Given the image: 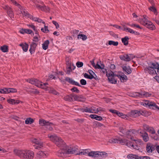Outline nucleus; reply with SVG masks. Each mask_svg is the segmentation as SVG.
I'll use <instances>...</instances> for the list:
<instances>
[{
    "mask_svg": "<svg viewBox=\"0 0 159 159\" xmlns=\"http://www.w3.org/2000/svg\"><path fill=\"white\" fill-rule=\"evenodd\" d=\"M131 132L129 130H120L119 134L121 136H125L129 139H130L133 141H135L136 144H134L130 143V141L127 140L122 139L118 137L113 138L109 140V142L111 143H120L122 145H125L132 149L139 150L142 145V142L140 140H135L133 139L130 137V133Z\"/></svg>",
    "mask_w": 159,
    "mask_h": 159,
    "instance_id": "1",
    "label": "nucleus"
},
{
    "mask_svg": "<svg viewBox=\"0 0 159 159\" xmlns=\"http://www.w3.org/2000/svg\"><path fill=\"white\" fill-rule=\"evenodd\" d=\"M48 137L51 141L60 148L58 151L57 155L60 157H63L67 154H73L75 152L73 148L67 146L61 138L55 134H49Z\"/></svg>",
    "mask_w": 159,
    "mask_h": 159,
    "instance_id": "2",
    "label": "nucleus"
},
{
    "mask_svg": "<svg viewBox=\"0 0 159 159\" xmlns=\"http://www.w3.org/2000/svg\"><path fill=\"white\" fill-rule=\"evenodd\" d=\"M14 152L17 155L24 159H32L34 156V152L30 150H15Z\"/></svg>",
    "mask_w": 159,
    "mask_h": 159,
    "instance_id": "3",
    "label": "nucleus"
},
{
    "mask_svg": "<svg viewBox=\"0 0 159 159\" xmlns=\"http://www.w3.org/2000/svg\"><path fill=\"white\" fill-rule=\"evenodd\" d=\"M148 18L146 15H143V18L139 19V22L141 24L151 30H155V26L152 22L148 20Z\"/></svg>",
    "mask_w": 159,
    "mask_h": 159,
    "instance_id": "4",
    "label": "nucleus"
},
{
    "mask_svg": "<svg viewBox=\"0 0 159 159\" xmlns=\"http://www.w3.org/2000/svg\"><path fill=\"white\" fill-rule=\"evenodd\" d=\"M39 124L41 126H49V128L52 129L54 128L56 126L55 124L43 119H40L39 120Z\"/></svg>",
    "mask_w": 159,
    "mask_h": 159,
    "instance_id": "5",
    "label": "nucleus"
},
{
    "mask_svg": "<svg viewBox=\"0 0 159 159\" xmlns=\"http://www.w3.org/2000/svg\"><path fill=\"white\" fill-rule=\"evenodd\" d=\"M147 111H138L137 110H132L129 113V115L130 117H136L137 116H139L140 115H142L144 116H147L146 113Z\"/></svg>",
    "mask_w": 159,
    "mask_h": 159,
    "instance_id": "6",
    "label": "nucleus"
},
{
    "mask_svg": "<svg viewBox=\"0 0 159 159\" xmlns=\"http://www.w3.org/2000/svg\"><path fill=\"white\" fill-rule=\"evenodd\" d=\"M31 142L35 144L34 145L35 148L39 149L43 147V143L40 140L36 138H32L31 139Z\"/></svg>",
    "mask_w": 159,
    "mask_h": 159,
    "instance_id": "7",
    "label": "nucleus"
},
{
    "mask_svg": "<svg viewBox=\"0 0 159 159\" xmlns=\"http://www.w3.org/2000/svg\"><path fill=\"white\" fill-rule=\"evenodd\" d=\"M2 8L7 11V13L11 19L14 18V14L12 9L8 5H4L2 6Z\"/></svg>",
    "mask_w": 159,
    "mask_h": 159,
    "instance_id": "8",
    "label": "nucleus"
},
{
    "mask_svg": "<svg viewBox=\"0 0 159 159\" xmlns=\"http://www.w3.org/2000/svg\"><path fill=\"white\" fill-rule=\"evenodd\" d=\"M106 75L107 76L108 80L111 83L116 84V80L114 78L115 76H116V75H115L112 72L107 73Z\"/></svg>",
    "mask_w": 159,
    "mask_h": 159,
    "instance_id": "9",
    "label": "nucleus"
},
{
    "mask_svg": "<svg viewBox=\"0 0 159 159\" xmlns=\"http://www.w3.org/2000/svg\"><path fill=\"white\" fill-rule=\"evenodd\" d=\"M25 80L27 82L32 84L38 87H39L40 86H41V81L37 79L34 78L29 79H25Z\"/></svg>",
    "mask_w": 159,
    "mask_h": 159,
    "instance_id": "10",
    "label": "nucleus"
},
{
    "mask_svg": "<svg viewBox=\"0 0 159 159\" xmlns=\"http://www.w3.org/2000/svg\"><path fill=\"white\" fill-rule=\"evenodd\" d=\"M156 146L150 143H148L146 146V150L149 153H151L156 148Z\"/></svg>",
    "mask_w": 159,
    "mask_h": 159,
    "instance_id": "11",
    "label": "nucleus"
},
{
    "mask_svg": "<svg viewBox=\"0 0 159 159\" xmlns=\"http://www.w3.org/2000/svg\"><path fill=\"white\" fill-rule=\"evenodd\" d=\"M72 97H73L75 101L83 102H85L86 100V98L82 95L78 96L76 94H74Z\"/></svg>",
    "mask_w": 159,
    "mask_h": 159,
    "instance_id": "12",
    "label": "nucleus"
},
{
    "mask_svg": "<svg viewBox=\"0 0 159 159\" xmlns=\"http://www.w3.org/2000/svg\"><path fill=\"white\" fill-rule=\"evenodd\" d=\"M139 130V132L140 133L141 136L143 137V140L145 142H147L149 140V137L147 134L144 130Z\"/></svg>",
    "mask_w": 159,
    "mask_h": 159,
    "instance_id": "13",
    "label": "nucleus"
},
{
    "mask_svg": "<svg viewBox=\"0 0 159 159\" xmlns=\"http://www.w3.org/2000/svg\"><path fill=\"white\" fill-rule=\"evenodd\" d=\"M66 73L69 75L70 74L71 72L75 69V67L73 65H72L69 62H68V63L66 64Z\"/></svg>",
    "mask_w": 159,
    "mask_h": 159,
    "instance_id": "14",
    "label": "nucleus"
},
{
    "mask_svg": "<svg viewBox=\"0 0 159 159\" xmlns=\"http://www.w3.org/2000/svg\"><path fill=\"white\" fill-rule=\"evenodd\" d=\"M131 55L130 54H124L120 56V59L122 60L126 61H130L133 57H131Z\"/></svg>",
    "mask_w": 159,
    "mask_h": 159,
    "instance_id": "15",
    "label": "nucleus"
},
{
    "mask_svg": "<svg viewBox=\"0 0 159 159\" xmlns=\"http://www.w3.org/2000/svg\"><path fill=\"white\" fill-rule=\"evenodd\" d=\"M144 71L145 73H148L152 75H155L157 74L155 69L150 66L146 67L144 69Z\"/></svg>",
    "mask_w": 159,
    "mask_h": 159,
    "instance_id": "16",
    "label": "nucleus"
},
{
    "mask_svg": "<svg viewBox=\"0 0 159 159\" xmlns=\"http://www.w3.org/2000/svg\"><path fill=\"white\" fill-rule=\"evenodd\" d=\"M38 44V43L34 42H32L30 44V48L29 49V51L31 54H33L35 52V49Z\"/></svg>",
    "mask_w": 159,
    "mask_h": 159,
    "instance_id": "17",
    "label": "nucleus"
},
{
    "mask_svg": "<svg viewBox=\"0 0 159 159\" xmlns=\"http://www.w3.org/2000/svg\"><path fill=\"white\" fill-rule=\"evenodd\" d=\"M65 80L71 84L75 85L78 86H81L79 83L73 80L72 78H70L69 77H66Z\"/></svg>",
    "mask_w": 159,
    "mask_h": 159,
    "instance_id": "18",
    "label": "nucleus"
},
{
    "mask_svg": "<svg viewBox=\"0 0 159 159\" xmlns=\"http://www.w3.org/2000/svg\"><path fill=\"white\" fill-rule=\"evenodd\" d=\"M123 70L126 74H130L132 72V70L129 66H122Z\"/></svg>",
    "mask_w": 159,
    "mask_h": 159,
    "instance_id": "19",
    "label": "nucleus"
},
{
    "mask_svg": "<svg viewBox=\"0 0 159 159\" xmlns=\"http://www.w3.org/2000/svg\"><path fill=\"white\" fill-rule=\"evenodd\" d=\"M98 151H92L90 149L89 156L94 159H98Z\"/></svg>",
    "mask_w": 159,
    "mask_h": 159,
    "instance_id": "20",
    "label": "nucleus"
},
{
    "mask_svg": "<svg viewBox=\"0 0 159 159\" xmlns=\"http://www.w3.org/2000/svg\"><path fill=\"white\" fill-rule=\"evenodd\" d=\"M48 155V154L46 152L40 151L37 153V157L38 158H45Z\"/></svg>",
    "mask_w": 159,
    "mask_h": 159,
    "instance_id": "21",
    "label": "nucleus"
},
{
    "mask_svg": "<svg viewBox=\"0 0 159 159\" xmlns=\"http://www.w3.org/2000/svg\"><path fill=\"white\" fill-rule=\"evenodd\" d=\"M123 30L124 31H125L126 32H129L130 33L132 34H134L136 35H139V33L137 32L134 31L132 29L127 28L125 27V25H123Z\"/></svg>",
    "mask_w": 159,
    "mask_h": 159,
    "instance_id": "22",
    "label": "nucleus"
},
{
    "mask_svg": "<svg viewBox=\"0 0 159 159\" xmlns=\"http://www.w3.org/2000/svg\"><path fill=\"white\" fill-rule=\"evenodd\" d=\"M90 149H83L79 151V153L77 154L80 155H84L89 156Z\"/></svg>",
    "mask_w": 159,
    "mask_h": 159,
    "instance_id": "23",
    "label": "nucleus"
},
{
    "mask_svg": "<svg viewBox=\"0 0 159 159\" xmlns=\"http://www.w3.org/2000/svg\"><path fill=\"white\" fill-rule=\"evenodd\" d=\"M141 104L145 107L148 106L149 107H150L154 106L155 105V103L148 101H146L145 102H142Z\"/></svg>",
    "mask_w": 159,
    "mask_h": 159,
    "instance_id": "24",
    "label": "nucleus"
},
{
    "mask_svg": "<svg viewBox=\"0 0 159 159\" xmlns=\"http://www.w3.org/2000/svg\"><path fill=\"white\" fill-rule=\"evenodd\" d=\"M107 156V154L103 152L98 151V159H102L106 157Z\"/></svg>",
    "mask_w": 159,
    "mask_h": 159,
    "instance_id": "25",
    "label": "nucleus"
},
{
    "mask_svg": "<svg viewBox=\"0 0 159 159\" xmlns=\"http://www.w3.org/2000/svg\"><path fill=\"white\" fill-rule=\"evenodd\" d=\"M21 13L24 16L29 18L32 17V15L30 14L28 12L25 10L23 7V10H20Z\"/></svg>",
    "mask_w": 159,
    "mask_h": 159,
    "instance_id": "26",
    "label": "nucleus"
},
{
    "mask_svg": "<svg viewBox=\"0 0 159 159\" xmlns=\"http://www.w3.org/2000/svg\"><path fill=\"white\" fill-rule=\"evenodd\" d=\"M19 45L21 47L23 50L25 52H26L27 50L29 47V45L26 43H20Z\"/></svg>",
    "mask_w": 159,
    "mask_h": 159,
    "instance_id": "27",
    "label": "nucleus"
},
{
    "mask_svg": "<svg viewBox=\"0 0 159 159\" xmlns=\"http://www.w3.org/2000/svg\"><path fill=\"white\" fill-rule=\"evenodd\" d=\"M49 43V41L48 40H47L44 42L42 44V48L43 49L46 50L48 48Z\"/></svg>",
    "mask_w": 159,
    "mask_h": 159,
    "instance_id": "28",
    "label": "nucleus"
},
{
    "mask_svg": "<svg viewBox=\"0 0 159 159\" xmlns=\"http://www.w3.org/2000/svg\"><path fill=\"white\" fill-rule=\"evenodd\" d=\"M74 95V94H72L70 95H66L64 98V99L67 101H69L70 102L72 101H73V96Z\"/></svg>",
    "mask_w": 159,
    "mask_h": 159,
    "instance_id": "29",
    "label": "nucleus"
},
{
    "mask_svg": "<svg viewBox=\"0 0 159 159\" xmlns=\"http://www.w3.org/2000/svg\"><path fill=\"white\" fill-rule=\"evenodd\" d=\"M84 108H82L80 110L81 111L83 112H85L87 113H91V111L90 110V107H85L84 106Z\"/></svg>",
    "mask_w": 159,
    "mask_h": 159,
    "instance_id": "30",
    "label": "nucleus"
},
{
    "mask_svg": "<svg viewBox=\"0 0 159 159\" xmlns=\"http://www.w3.org/2000/svg\"><path fill=\"white\" fill-rule=\"evenodd\" d=\"M141 98H143L150 97L152 95V94L148 92L144 91L141 93Z\"/></svg>",
    "mask_w": 159,
    "mask_h": 159,
    "instance_id": "31",
    "label": "nucleus"
},
{
    "mask_svg": "<svg viewBox=\"0 0 159 159\" xmlns=\"http://www.w3.org/2000/svg\"><path fill=\"white\" fill-rule=\"evenodd\" d=\"M129 38L128 36H125L121 39L122 42L123 43L124 45L126 46L128 44V40Z\"/></svg>",
    "mask_w": 159,
    "mask_h": 159,
    "instance_id": "32",
    "label": "nucleus"
},
{
    "mask_svg": "<svg viewBox=\"0 0 159 159\" xmlns=\"http://www.w3.org/2000/svg\"><path fill=\"white\" fill-rule=\"evenodd\" d=\"M132 97L134 98H141V93L134 92L132 94Z\"/></svg>",
    "mask_w": 159,
    "mask_h": 159,
    "instance_id": "33",
    "label": "nucleus"
},
{
    "mask_svg": "<svg viewBox=\"0 0 159 159\" xmlns=\"http://www.w3.org/2000/svg\"><path fill=\"white\" fill-rule=\"evenodd\" d=\"M10 1L14 5L17 6L20 10H23V7L18 3L15 0H10Z\"/></svg>",
    "mask_w": 159,
    "mask_h": 159,
    "instance_id": "34",
    "label": "nucleus"
},
{
    "mask_svg": "<svg viewBox=\"0 0 159 159\" xmlns=\"http://www.w3.org/2000/svg\"><path fill=\"white\" fill-rule=\"evenodd\" d=\"M77 39H82L84 41L87 39V37L85 34H79L77 35Z\"/></svg>",
    "mask_w": 159,
    "mask_h": 159,
    "instance_id": "35",
    "label": "nucleus"
},
{
    "mask_svg": "<svg viewBox=\"0 0 159 159\" xmlns=\"http://www.w3.org/2000/svg\"><path fill=\"white\" fill-rule=\"evenodd\" d=\"M28 93L31 94H34L39 93V92L36 89H31L27 91Z\"/></svg>",
    "mask_w": 159,
    "mask_h": 159,
    "instance_id": "36",
    "label": "nucleus"
},
{
    "mask_svg": "<svg viewBox=\"0 0 159 159\" xmlns=\"http://www.w3.org/2000/svg\"><path fill=\"white\" fill-rule=\"evenodd\" d=\"M17 91L16 89L11 88H7V94L10 93H15Z\"/></svg>",
    "mask_w": 159,
    "mask_h": 159,
    "instance_id": "37",
    "label": "nucleus"
},
{
    "mask_svg": "<svg viewBox=\"0 0 159 159\" xmlns=\"http://www.w3.org/2000/svg\"><path fill=\"white\" fill-rule=\"evenodd\" d=\"M116 76H117L118 78L120 79L122 81V80H127V77L124 74L122 75H116Z\"/></svg>",
    "mask_w": 159,
    "mask_h": 159,
    "instance_id": "38",
    "label": "nucleus"
},
{
    "mask_svg": "<svg viewBox=\"0 0 159 159\" xmlns=\"http://www.w3.org/2000/svg\"><path fill=\"white\" fill-rule=\"evenodd\" d=\"M34 122V120L31 118H28L25 120V122L26 124H31Z\"/></svg>",
    "mask_w": 159,
    "mask_h": 159,
    "instance_id": "39",
    "label": "nucleus"
},
{
    "mask_svg": "<svg viewBox=\"0 0 159 159\" xmlns=\"http://www.w3.org/2000/svg\"><path fill=\"white\" fill-rule=\"evenodd\" d=\"M89 73L90 74V75L91 76L93 77V79H94L95 80L97 79V76L95 74V73L93 72V71L91 70H89Z\"/></svg>",
    "mask_w": 159,
    "mask_h": 159,
    "instance_id": "40",
    "label": "nucleus"
},
{
    "mask_svg": "<svg viewBox=\"0 0 159 159\" xmlns=\"http://www.w3.org/2000/svg\"><path fill=\"white\" fill-rule=\"evenodd\" d=\"M108 44L109 45H113L114 46H117L118 44V42L117 41L115 42L112 40L109 41Z\"/></svg>",
    "mask_w": 159,
    "mask_h": 159,
    "instance_id": "41",
    "label": "nucleus"
},
{
    "mask_svg": "<svg viewBox=\"0 0 159 159\" xmlns=\"http://www.w3.org/2000/svg\"><path fill=\"white\" fill-rule=\"evenodd\" d=\"M79 32V30H72L71 32V33L72 34V35L73 37L77 36L78 35Z\"/></svg>",
    "mask_w": 159,
    "mask_h": 159,
    "instance_id": "42",
    "label": "nucleus"
},
{
    "mask_svg": "<svg viewBox=\"0 0 159 159\" xmlns=\"http://www.w3.org/2000/svg\"><path fill=\"white\" fill-rule=\"evenodd\" d=\"M41 86H40V88H41L43 89H46L48 88L47 86V85H48V83H46L44 84H42V82H41Z\"/></svg>",
    "mask_w": 159,
    "mask_h": 159,
    "instance_id": "43",
    "label": "nucleus"
},
{
    "mask_svg": "<svg viewBox=\"0 0 159 159\" xmlns=\"http://www.w3.org/2000/svg\"><path fill=\"white\" fill-rule=\"evenodd\" d=\"M42 11H45L46 12H49L50 11V8L48 7H46L45 6H43Z\"/></svg>",
    "mask_w": 159,
    "mask_h": 159,
    "instance_id": "44",
    "label": "nucleus"
},
{
    "mask_svg": "<svg viewBox=\"0 0 159 159\" xmlns=\"http://www.w3.org/2000/svg\"><path fill=\"white\" fill-rule=\"evenodd\" d=\"M41 30L43 33H47L49 32V31L48 28V26L44 25V27L42 28L41 29Z\"/></svg>",
    "mask_w": 159,
    "mask_h": 159,
    "instance_id": "45",
    "label": "nucleus"
},
{
    "mask_svg": "<svg viewBox=\"0 0 159 159\" xmlns=\"http://www.w3.org/2000/svg\"><path fill=\"white\" fill-rule=\"evenodd\" d=\"M1 50L3 52H8V47L6 45L3 46L1 48Z\"/></svg>",
    "mask_w": 159,
    "mask_h": 159,
    "instance_id": "46",
    "label": "nucleus"
},
{
    "mask_svg": "<svg viewBox=\"0 0 159 159\" xmlns=\"http://www.w3.org/2000/svg\"><path fill=\"white\" fill-rule=\"evenodd\" d=\"M137 156L135 155L132 154H129L128 155L127 157L129 159H136Z\"/></svg>",
    "mask_w": 159,
    "mask_h": 159,
    "instance_id": "47",
    "label": "nucleus"
},
{
    "mask_svg": "<svg viewBox=\"0 0 159 159\" xmlns=\"http://www.w3.org/2000/svg\"><path fill=\"white\" fill-rule=\"evenodd\" d=\"M0 93L7 94V88H4L3 89H0Z\"/></svg>",
    "mask_w": 159,
    "mask_h": 159,
    "instance_id": "48",
    "label": "nucleus"
},
{
    "mask_svg": "<svg viewBox=\"0 0 159 159\" xmlns=\"http://www.w3.org/2000/svg\"><path fill=\"white\" fill-rule=\"evenodd\" d=\"M149 9L150 11L153 12L154 14L156 15L157 14V10L155 7H151L149 8Z\"/></svg>",
    "mask_w": 159,
    "mask_h": 159,
    "instance_id": "49",
    "label": "nucleus"
},
{
    "mask_svg": "<svg viewBox=\"0 0 159 159\" xmlns=\"http://www.w3.org/2000/svg\"><path fill=\"white\" fill-rule=\"evenodd\" d=\"M129 26L131 27H135L136 28L139 29H142V28L140 27L139 25L134 24H132L131 25H129Z\"/></svg>",
    "mask_w": 159,
    "mask_h": 159,
    "instance_id": "50",
    "label": "nucleus"
},
{
    "mask_svg": "<svg viewBox=\"0 0 159 159\" xmlns=\"http://www.w3.org/2000/svg\"><path fill=\"white\" fill-rule=\"evenodd\" d=\"M50 92L53 94L57 95H58L59 94V93L58 92L53 89H51L50 91Z\"/></svg>",
    "mask_w": 159,
    "mask_h": 159,
    "instance_id": "51",
    "label": "nucleus"
},
{
    "mask_svg": "<svg viewBox=\"0 0 159 159\" xmlns=\"http://www.w3.org/2000/svg\"><path fill=\"white\" fill-rule=\"evenodd\" d=\"M136 159H150V158L147 156H137Z\"/></svg>",
    "mask_w": 159,
    "mask_h": 159,
    "instance_id": "52",
    "label": "nucleus"
},
{
    "mask_svg": "<svg viewBox=\"0 0 159 159\" xmlns=\"http://www.w3.org/2000/svg\"><path fill=\"white\" fill-rule=\"evenodd\" d=\"M71 90L73 92H76V93H79L80 92V90L78 89L77 88L75 87L72 88L71 89Z\"/></svg>",
    "mask_w": 159,
    "mask_h": 159,
    "instance_id": "53",
    "label": "nucleus"
},
{
    "mask_svg": "<svg viewBox=\"0 0 159 159\" xmlns=\"http://www.w3.org/2000/svg\"><path fill=\"white\" fill-rule=\"evenodd\" d=\"M158 66V65L157 63H152L151 65V66L150 67L155 69H157Z\"/></svg>",
    "mask_w": 159,
    "mask_h": 159,
    "instance_id": "54",
    "label": "nucleus"
},
{
    "mask_svg": "<svg viewBox=\"0 0 159 159\" xmlns=\"http://www.w3.org/2000/svg\"><path fill=\"white\" fill-rule=\"evenodd\" d=\"M7 102L11 104H15V99H10L7 100Z\"/></svg>",
    "mask_w": 159,
    "mask_h": 159,
    "instance_id": "55",
    "label": "nucleus"
},
{
    "mask_svg": "<svg viewBox=\"0 0 159 159\" xmlns=\"http://www.w3.org/2000/svg\"><path fill=\"white\" fill-rule=\"evenodd\" d=\"M84 77L87 79L91 80L93 79V77L91 76L90 75H89L88 74L85 73L84 74Z\"/></svg>",
    "mask_w": 159,
    "mask_h": 159,
    "instance_id": "56",
    "label": "nucleus"
},
{
    "mask_svg": "<svg viewBox=\"0 0 159 159\" xmlns=\"http://www.w3.org/2000/svg\"><path fill=\"white\" fill-rule=\"evenodd\" d=\"M102 67H101V68L100 69H101V71L102 72L103 74H105V73H108L107 72L106 69L105 68H104V65H102Z\"/></svg>",
    "mask_w": 159,
    "mask_h": 159,
    "instance_id": "57",
    "label": "nucleus"
},
{
    "mask_svg": "<svg viewBox=\"0 0 159 159\" xmlns=\"http://www.w3.org/2000/svg\"><path fill=\"white\" fill-rule=\"evenodd\" d=\"M104 111V110L101 107H99L97 109L96 112H94V113H98V112L101 113L102 112Z\"/></svg>",
    "mask_w": 159,
    "mask_h": 159,
    "instance_id": "58",
    "label": "nucleus"
},
{
    "mask_svg": "<svg viewBox=\"0 0 159 159\" xmlns=\"http://www.w3.org/2000/svg\"><path fill=\"white\" fill-rule=\"evenodd\" d=\"M76 66L78 67H81L83 65V63L82 62L78 61L76 63Z\"/></svg>",
    "mask_w": 159,
    "mask_h": 159,
    "instance_id": "59",
    "label": "nucleus"
},
{
    "mask_svg": "<svg viewBox=\"0 0 159 159\" xmlns=\"http://www.w3.org/2000/svg\"><path fill=\"white\" fill-rule=\"evenodd\" d=\"M52 23L55 26L56 29H57L59 27V25L58 23L56 21L53 20Z\"/></svg>",
    "mask_w": 159,
    "mask_h": 159,
    "instance_id": "60",
    "label": "nucleus"
},
{
    "mask_svg": "<svg viewBox=\"0 0 159 159\" xmlns=\"http://www.w3.org/2000/svg\"><path fill=\"white\" fill-rule=\"evenodd\" d=\"M91 111V113H94V112H96L97 109L96 108L93 106H91L90 107Z\"/></svg>",
    "mask_w": 159,
    "mask_h": 159,
    "instance_id": "61",
    "label": "nucleus"
},
{
    "mask_svg": "<svg viewBox=\"0 0 159 159\" xmlns=\"http://www.w3.org/2000/svg\"><path fill=\"white\" fill-rule=\"evenodd\" d=\"M80 83L82 85H85L87 84L86 81L84 79H82L80 80Z\"/></svg>",
    "mask_w": 159,
    "mask_h": 159,
    "instance_id": "62",
    "label": "nucleus"
},
{
    "mask_svg": "<svg viewBox=\"0 0 159 159\" xmlns=\"http://www.w3.org/2000/svg\"><path fill=\"white\" fill-rule=\"evenodd\" d=\"M33 42L38 43L39 41L38 37L37 36H35L33 38Z\"/></svg>",
    "mask_w": 159,
    "mask_h": 159,
    "instance_id": "63",
    "label": "nucleus"
},
{
    "mask_svg": "<svg viewBox=\"0 0 159 159\" xmlns=\"http://www.w3.org/2000/svg\"><path fill=\"white\" fill-rule=\"evenodd\" d=\"M109 111L110 112H111L113 113L116 114V115H117V114L118 113V111L115 110H113V109H110Z\"/></svg>",
    "mask_w": 159,
    "mask_h": 159,
    "instance_id": "64",
    "label": "nucleus"
}]
</instances>
